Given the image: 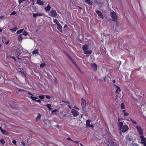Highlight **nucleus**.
Masks as SVG:
<instances>
[{
    "mask_svg": "<svg viewBox=\"0 0 146 146\" xmlns=\"http://www.w3.org/2000/svg\"><path fill=\"white\" fill-rule=\"evenodd\" d=\"M91 121L89 119H88L86 121V126L88 127V126L90 124Z\"/></svg>",
    "mask_w": 146,
    "mask_h": 146,
    "instance_id": "obj_30",
    "label": "nucleus"
},
{
    "mask_svg": "<svg viewBox=\"0 0 146 146\" xmlns=\"http://www.w3.org/2000/svg\"><path fill=\"white\" fill-rule=\"evenodd\" d=\"M24 30V29H21L20 30H18L17 31V32H16L18 34H19L21 33Z\"/></svg>",
    "mask_w": 146,
    "mask_h": 146,
    "instance_id": "obj_36",
    "label": "nucleus"
},
{
    "mask_svg": "<svg viewBox=\"0 0 146 146\" xmlns=\"http://www.w3.org/2000/svg\"><path fill=\"white\" fill-rule=\"evenodd\" d=\"M46 106L48 108L49 110H51V105L50 104H48L46 105Z\"/></svg>",
    "mask_w": 146,
    "mask_h": 146,
    "instance_id": "obj_35",
    "label": "nucleus"
},
{
    "mask_svg": "<svg viewBox=\"0 0 146 146\" xmlns=\"http://www.w3.org/2000/svg\"><path fill=\"white\" fill-rule=\"evenodd\" d=\"M17 70L18 71V72H21V73L23 74H24V72L23 71V69L21 68H17Z\"/></svg>",
    "mask_w": 146,
    "mask_h": 146,
    "instance_id": "obj_25",
    "label": "nucleus"
},
{
    "mask_svg": "<svg viewBox=\"0 0 146 146\" xmlns=\"http://www.w3.org/2000/svg\"><path fill=\"white\" fill-rule=\"evenodd\" d=\"M48 15L50 16L53 17H56L57 15L55 9L50 11Z\"/></svg>",
    "mask_w": 146,
    "mask_h": 146,
    "instance_id": "obj_1",
    "label": "nucleus"
},
{
    "mask_svg": "<svg viewBox=\"0 0 146 146\" xmlns=\"http://www.w3.org/2000/svg\"><path fill=\"white\" fill-rule=\"evenodd\" d=\"M45 95H42L39 96V98L41 99H43L45 97Z\"/></svg>",
    "mask_w": 146,
    "mask_h": 146,
    "instance_id": "obj_40",
    "label": "nucleus"
},
{
    "mask_svg": "<svg viewBox=\"0 0 146 146\" xmlns=\"http://www.w3.org/2000/svg\"><path fill=\"white\" fill-rule=\"evenodd\" d=\"M71 112L74 117H76L78 116L79 114L78 111L76 110L72 109L71 110Z\"/></svg>",
    "mask_w": 146,
    "mask_h": 146,
    "instance_id": "obj_5",
    "label": "nucleus"
},
{
    "mask_svg": "<svg viewBox=\"0 0 146 146\" xmlns=\"http://www.w3.org/2000/svg\"><path fill=\"white\" fill-rule=\"evenodd\" d=\"M23 35L25 36H26L27 35L28 33L26 31H24L23 33Z\"/></svg>",
    "mask_w": 146,
    "mask_h": 146,
    "instance_id": "obj_42",
    "label": "nucleus"
},
{
    "mask_svg": "<svg viewBox=\"0 0 146 146\" xmlns=\"http://www.w3.org/2000/svg\"><path fill=\"white\" fill-rule=\"evenodd\" d=\"M28 94H29V95H31L32 96H33V95L30 92H28Z\"/></svg>",
    "mask_w": 146,
    "mask_h": 146,
    "instance_id": "obj_58",
    "label": "nucleus"
},
{
    "mask_svg": "<svg viewBox=\"0 0 146 146\" xmlns=\"http://www.w3.org/2000/svg\"><path fill=\"white\" fill-rule=\"evenodd\" d=\"M67 140H69L70 141H74V140L72 139H70V137H68L67 138Z\"/></svg>",
    "mask_w": 146,
    "mask_h": 146,
    "instance_id": "obj_52",
    "label": "nucleus"
},
{
    "mask_svg": "<svg viewBox=\"0 0 146 146\" xmlns=\"http://www.w3.org/2000/svg\"><path fill=\"white\" fill-rule=\"evenodd\" d=\"M32 8L35 11H36L37 9V8L36 7L35 5H34L33 6H32Z\"/></svg>",
    "mask_w": 146,
    "mask_h": 146,
    "instance_id": "obj_43",
    "label": "nucleus"
},
{
    "mask_svg": "<svg viewBox=\"0 0 146 146\" xmlns=\"http://www.w3.org/2000/svg\"><path fill=\"white\" fill-rule=\"evenodd\" d=\"M91 66L93 69L94 70L96 71L97 70V65L95 63H93L91 65Z\"/></svg>",
    "mask_w": 146,
    "mask_h": 146,
    "instance_id": "obj_12",
    "label": "nucleus"
},
{
    "mask_svg": "<svg viewBox=\"0 0 146 146\" xmlns=\"http://www.w3.org/2000/svg\"><path fill=\"white\" fill-rule=\"evenodd\" d=\"M131 122L133 124H137V122L136 121H135V120H133L132 119H131Z\"/></svg>",
    "mask_w": 146,
    "mask_h": 146,
    "instance_id": "obj_46",
    "label": "nucleus"
},
{
    "mask_svg": "<svg viewBox=\"0 0 146 146\" xmlns=\"http://www.w3.org/2000/svg\"><path fill=\"white\" fill-rule=\"evenodd\" d=\"M140 137L141 140V142L146 141V138L143 135H140Z\"/></svg>",
    "mask_w": 146,
    "mask_h": 146,
    "instance_id": "obj_22",
    "label": "nucleus"
},
{
    "mask_svg": "<svg viewBox=\"0 0 146 146\" xmlns=\"http://www.w3.org/2000/svg\"><path fill=\"white\" fill-rule=\"evenodd\" d=\"M4 104L5 105L7 106L8 107H10L11 106L10 104L8 102H5Z\"/></svg>",
    "mask_w": 146,
    "mask_h": 146,
    "instance_id": "obj_37",
    "label": "nucleus"
},
{
    "mask_svg": "<svg viewBox=\"0 0 146 146\" xmlns=\"http://www.w3.org/2000/svg\"><path fill=\"white\" fill-rule=\"evenodd\" d=\"M78 41L79 42H80L81 43H82V41L80 39H79L78 40Z\"/></svg>",
    "mask_w": 146,
    "mask_h": 146,
    "instance_id": "obj_59",
    "label": "nucleus"
},
{
    "mask_svg": "<svg viewBox=\"0 0 146 146\" xmlns=\"http://www.w3.org/2000/svg\"><path fill=\"white\" fill-rule=\"evenodd\" d=\"M84 1L89 6L91 5H92L93 2L90 1V0H85Z\"/></svg>",
    "mask_w": 146,
    "mask_h": 146,
    "instance_id": "obj_16",
    "label": "nucleus"
},
{
    "mask_svg": "<svg viewBox=\"0 0 146 146\" xmlns=\"http://www.w3.org/2000/svg\"><path fill=\"white\" fill-rule=\"evenodd\" d=\"M67 107L68 108H69L70 109H71V108H72L70 106V105H67Z\"/></svg>",
    "mask_w": 146,
    "mask_h": 146,
    "instance_id": "obj_57",
    "label": "nucleus"
},
{
    "mask_svg": "<svg viewBox=\"0 0 146 146\" xmlns=\"http://www.w3.org/2000/svg\"><path fill=\"white\" fill-rule=\"evenodd\" d=\"M11 58L14 59V60L15 61H16V58H15V56H11Z\"/></svg>",
    "mask_w": 146,
    "mask_h": 146,
    "instance_id": "obj_53",
    "label": "nucleus"
},
{
    "mask_svg": "<svg viewBox=\"0 0 146 146\" xmlns=\"http://www.w3.org/2000/svg\"><path fill=\"white\" fill-rule=\"evenodd\" d=\"M15 54L16 56H20L21 54L20 52L19 51H16Z\"/></svg>",
    "mask_w": 146,
    "mask_h": 146,
    "instance_id": "obj_38",
    "label": "nucleus"
},
{
    "mask_svg": "<svg viewBox=\"0 0 146 146\" xmlns=\"http://www.w3.org/2000/svg\"><path fill=\"white\" fill-rule=\"evenodd\" d=\"M0 142L3 145H4L5 143V142L3 139H1L0 141Z\"/></svg>",
    "mask_w": 146,
    "mask_h": 146,
    "instance_id": "obj_39",
    "label": "nucleus"
},
{
    "mask_svg": "<svg viewBox=\"0 0 146 146\" xmlns=\"http://www.w3.org/2000/svg\"><path fill=\"white\" fill-rule=\"evenodd\" d=\"M26 96L28 97L29 98L31 99L33 101H35L36 99L38 98L33 97V96Z\"/></svg>",
    "mask_w": 146,
    "mask_h": 146,
    "instance_id": "obj_20",
    "label": "nucleus"
},
{
    "mask_svg": "<svg viewBox=\"0 0 146 146\" xmlns=\"http://www.w3.org/2000/svg\"><path fill=\"white\" fill-rule=\"evenodd\" d=\"M53 21L54 23L56 24L57 25H58V24L60 23L58 22V20L56 19H54Z\"/></svg>",
    "mask_w": 146,
    "mask_h": 146,
    "instance_id": "obj_32",
    "label": "nucleus"
},
{
    "mask_svg": "<svg viewBox=\"0 0 146 146\" xmlns=\"http://www.w3.org/2000/svg\"><path fill=\"white\" fill-rule=\"evenodd\" d=\"M57 25V29L59 30L60 32H62V27L61 25L60 24V23L58 24Z\"/></svg>",
    "mask_w": 146,
    "mask_h": 146,
    "instance_id": "obj_15",
    "label": "nucleus"
},
{
    "mask_svg": "<svg viewBox=\"0 0 146 146\" xmlns=\"http://www.w3.org/2000/svg\"><path fill=\"white\" fill-rule=\"evenodd\" d=\"M88 48V46L87 44L84 45L82 47V49L84 51L86 50Z\"/></svg>",
    "mask_w": 146,
    "mask_h": 146,
    "instance_id": "obj_23",
    "label": "nucleus"
},
{
    "mask_svg": "<svg viewBox=\"0 0 146 146\" xmlns=\"http://www.w3.org/2000/svg\"><path fill=\"white\" fill-rule=\"evenodd\" d=\"M35 101L36 102H38L40 103H41L40 100H35Z\"/></svg>",
    "mask_w": 146,
    "mask_h": 146,
    "instance_id": "obj_55",
    "label": "nucleus"
},
{
    "mask_svg": "<svg viewBox=\"0 0 146 146\" xmlns=\"http://www.w3.org/2000/svg\"><path fill=\"white\" fill-rule=\"evenodd\" d=\"M19 56H16V57H17V58L18 59H21L19 58Z\"/></svg>",
    "mask_w": 146,
    "mask_h": 146,
    "instance_id": "obj_64",
    "label": "nucleus"
},
{
    "mask_svg": "<svg viewBox=\"0 0 146 146\" xmlns=\"http://www.w3.org/2000/svg\"><path fill=\"white\" fill-rule=\"evenodd\" d=\"M115 87H116L115 90L116 91L115 93L116 94H119V93L121 91V90L120 87L117 85L114 84Z\"/></svg>",
    "mask_w": 146,
    "mask_h": 146,
    "instance_id": "obj_10",
    "label": "nucleus"
},
{
    "mask_svg": "<svg viewBox=\"0 0 146 146\" xmlns=\"http://www.w3.org/2000/svg\"><path fill=\"white\" fill-rule=\"evenodd\" d=\"M110 145L113 146H119L118 143L112 141L110 143Z\"/></svg>",
    "mask_w": 146,
    "mask_h": 146,
    "instance_id": "obj_13",
    "label": "nucleus"
},
{
    "mask_svg": "<svg viewBox=\"0 0 146 146\" xmlns=\"http://www.w3.org/2000/svg\"><path fill=\"white\" fill-rule=\"evenodd\" d=\"M141 143L143 144L144 146H146V141L141 142Z\"/></svg>",
    "mask_w": 146,
    "mask_h": 146,
    "instance_id": "obj_44",
    "label": "nucleus"
},
{
    "mask_svg": "<svg viewBox=\"0 0 146 146\" xmlns=\"http://www.w3.org/2000/svg\"><path fill=\"white\" fill-rule=\"evenodd\" d=\"M110 14L113 21H116L117 20V16L115 12L114 11L111 12L110 13Z\"/></svg>",
    "mask_w": 146,
    "mask_h": 146,
    "instance_id": "obj_4",
    "label": "nucleus"
},
{
    "mask_svg": "<svg viewBox=\"0 0 146 146\" xmlns=\"http://www.w3.org/2000/svg\"><path fill=\"white\" fill-rule=\"evenodd\" d=\"M122 132L124 133L128 130L129 128L127 125H123L121 128H120Z\"/></svg>",
    "mask_w": 146,
    "mask_h": 146,
    "instance_id": "obj_6",
    "label": "nucleus"
},
{
    "mask_svg": "<svg viewBox=\"0 0 146 146\" xmlns=\"http://www.w3.org/2000/svg\"><path fill=\"white\" fill-rule=\"evenodd\" d=\"M4 83V78L0 76V84H2Z\"/></svg>",
    "mask_w": 146,
    "mask_h": 146,
    "instance_id": "obj_31",
    "label": "nucleus"
},
{
    "mask_svg": "<svg viewBox=\"0 0 146 146\" xmlns=\"http://www.w3.org/2000/svg\"><path fill=\"white\" fill-rule=\"evenodd\" d=\"M46 66V64L44 63H42L40 64V68H43Z\"/></svg>",
    "mask_w": 146,
    "mask_h": 146,
    "instance_id": "obj_34",
    "label": "nucleus"
},
{
    "mask_svg": "<svg viewBox=\"0 0 146 146\" xmlns=\"http://www.w3.org/2000/svg\"><path fill=\"white\" fill-rule=\"evenodd\" d=\"M121 109H124L125 108V106L123 103H122L121 104Z\"/></svg>",
    "mask_w": 146,
    "mask_h": 146,
    "instance_id": "obj_33",
    "label": "nucleus"
},
{
    "mask_svg": "<svg viewBox=\"0 0 146 146\" xmlns=\"http://www.w3.org/2000/svg\"><path fill=\"white\" fill-rule=\"evenodd\" d=\"M18 29V28L17 27H16L12 29H10L9 30L12 32H15L16 31V30H17Z\"/></svg>",
    "mask_w": 146,
    "mask_h": 146,
    "instance_id": "obj_26",
    "label": "nucleus"
},
{
    "mask_svg": "<svg viewBox=\"0 0 146 146\" xmlns=\"http://www.w3.org/2000/svg\"><path fill=\"white\" fill-rule=\"evenodd\" d=\"M22 39H23V38H22V34H21L19 35V36L18 37L17 39L18 40L20 41V40H22Z\"/></svg>",
    "mask_w": 146,
    "mask_h": 146,
    "instance_id": "obj_27",
    "label": "nucleus"
},
{
    "mask_svg": "<svg viewBox=\"0 0 146 146\" xmlns=\"http://www.w3.org/2000/svg\"><path fill=\"white\" fill-rule=\"evenodd\" d=\"M25 1V0H19V4H20L23 1Z\"/></svg>",
    "mask_w": 146,
    "mask_h": 146,
    "instance_id": "obj_51",
    "label": "nucleus"
},
{
    "mask_svg": "<svg viewBox=\"0 0 146 146\" xmlns=\"http://www.w3.org/2000/svg\"><path fill=\"white\" fill-rule=\"evenodd\" d=\"M2 41L3 43L5 44L6 45H7L9 42V40H8L7 41H6V38L5 37H3L2 39Z\"/></svg>",
    "mask_w": 146,
    "mask_h": 146,
    "instance_id": "obj_14",
    "label": "nucleus"
},
{
    "mask_svg": "<svg viewBox=\"0 0 146 146\" xmlns=\"http://www.w3.org/2000/svg\"><path fill=\"white\" fill-rule=\"evenodd\" d=\"M51 7L50 6L49 4H48L47 6L44 8V9L47 11H48L51 9Z\"/></svg>",
    "mask_w": 146,
    "mask_h": 146,
    "instance_id": "obj_24",
    "label": "nucleus"
},
{
    "mask_svg": "<svg viewBox=\"0 0 146 146\" xmlns=\"http://www.w3.org/2000/svg\"><path fill=\"white\" fill-rule=\"evenodd\" d=\"M92 51L91 50H86L84 51V53L86 54H92Z\"/></svg>",
    "mask_w": 146,
    "mask_h": 146,
    "instance_id": "obj_17",
    "label": "nucleus"
},
{
    "mask_svg": "<svg viewBox=\"0 0 146 146\" xmlns=\"http://www.w3.org/2000/svg\"><path fill=\"white\" fill-rule=\"evenodd\" d=\"M44 123L46 125L50 126L51 125V122L48 119H44L43 120Z\"/></svg>",
    "mask_w": 146,
    "mask_h": 146,
    "instance_id": "obj_8",
    "label": "nucleus"
},
{
    "mask_svg": "<svg viewBox=\"0 0 146 146\" xmlns=\"http://www.w3.org/2000/svg\"><path fill=\"white\" fill-rule=\"evenodd\" d=\"M45 97L47 99H50V96L49 95H46L45 96Z\"/></svg>",
    "mask_w": 146,
    "mask_h": 146,
    "instance_id": "obj_50",
    "label": "nucleus"
},
{
    "mask_svg": "<svg viewBox=\"0 0 146 146\" xmlns=\"http://www.w3.org/2000/svg\"><path fill=\"white\" fill-rule=\"evenodd\" d=\"M12 143L15 145H17V141L15 140H13L12 141Z\"/></svg>",
    "mask_w": 146,
    "mask_h": 146,
    "instance_id": "obj_45",
    "label": "nucleus"
},
{
    "mask_svg": "<svg viewBox=\"0 0 146 146\" xmlns=\"http://www.w3.org/2000/svg\"><path fill=\"white\" fill-rule=\"evenodd\" d=\"M32 53L33 54H39V52H38V49H36L35 50H33L32 52Z\"/></svg>",
    "mask_w": 146,
    "mask_h": 146,
    "instance_id": "obj_28",
    "label": "nucleus"
},
{
    "mask_svg": "<svg viewBox=\"0 0 146 146\" xmlns=\"http://www.w3.org/2000/svg\"><path fill=\"white\" fill-rule=\"evenodd\" d=\"M130 146H139L136 143H131V144Z\"/></svg>",
    "mask_w": 146,
    "mask_h": 146,
    "instance_id": "obj_41",
    "label": "nucleus"
},
{
    "mask_svg": "<svg viewBox=\"0 0 146 146\" xmlns=\"http://www.w3.org/2000/svg\"><path fill=\"white\" fill-rule=\"evenodd\" d=\"M68 57V58L72 62V63L74 64L76 67H78V66L76 64V62L74 60H73L72 57L68 54H67L66 55Z\"/></svg>",
    "mask_w": 146,
    "mask_h": 146,
    "instance_id": "obj_7",
    "label": "nucleus"
},
{
    "mask_svg": "<svg viewBox=\"0 0 146 146\" xmlns=\"http://www.w3.org/2000/svg\"><path fill=\"white\" fill-rule=\"evenodd\" d=\"M17 13L14 11H13L10 14V15H15Z\"/></svg>",
    "mask_w": 146,
    "mask_h": 146,
    "instance_id": "obj_47",
    "label": "nucleus"
},
{
    "mask_svg": "<svg viewBox=\"0 0 146 146\" xmlns=\"http://www.w3.org/2000/svg\"><path fill=\"white\" fill-rule=\"evenodd\" d=\"M22 144L23 145V146H25V143L24 142H23V141H22Z\"/></svg>",
    "mask_w": 146,
    "mask_h": 146,
    "instance_id": "obj_62",
    "label": "nucleus"
},
{
    "mask_svg": "<svg viewBox=\"0 0 146 146\" xmlns=\"http://www.w3.org/2000/svg\"><path fill=\"white\" fill-rule=\"evenodd\" d=\"M2 131V133L5 135H7L9 134V133L7 131H6L3 130V131Z\"/></svg>",
    "mask_w": 146,
    "mask_h": 146,
    "instance_id": "obj_29",
    "label": "nucleus"
},
{
    "mask_svg": "<svg viewBox=\"0 0 146 146\" xmlns=\"http://www.w3.org/2000/svg\"><path fill=\"white\" fill-rule=\"evenodd\" d=\"M136 127L140 136L143 135V130L142 128L139 125H137Z\"/></svg>",
    "mask_w": 146,
    "mask_h": 146,
    "instance_id": "obj_3",
    "label": "nucleus"
},
{
    "mask_svg": "<svg viewBox=\"0 0 146 146\" xmlns=\"http://www.w3.org/2000/svg\"><path fill=\"white\" fill-rule=\"evenodd\" d=\"M62 102H64L68 104H69L70 103L68 101H66L65 100H62Z\"/></svg>",
    "mask_w": 146,
    "mask_h": 146,
    "instance_id": "obj_48",
    "label": "nucleus"
},
{
    "mask_svg": "<svg viewBox=\"0 0 146 146\" xmlns=\"http://www.w3.org/2000/svg\"><path fill=\"white\" fill-rule=\"evenodd\" d=\"M37 0L36 3H37V4H38L40 5H44V3L43 1H42L40 0Z\"/></svg>",
    "mask_w": 146,
    "mask_h": 146,
    "instance_id": "obj_19",
    "label": "nucleus"
},
{
    "mask_svg": "<svg viewBox=\"0 0 146 146\" xmlns=\"http://www.w3.org/2000/svg\"><path fill=\"white\" fill-rule=\"evenodd\" d=\"M73 108H75V109H78V110H79V108H78L77 107H76V106H75L74 107H73Z\"/></svg>",
    "mask_w": 146,
    "mask_h": 146,
    "instance_id": "obj_63",
    "label": "nucleus"
},
{
    "mask_svg": "<svg viewBox=\"0 0 146 146\" xmlns=\"http://www.w3.org/2000/svg\"><path fill=\"white\" fill-rule=\"evenodd\" d=\"M54 82L56 83H58V81H57V79L56 78H55L54 80Z\"/></svg>",
    "mask_w": 146,
    "mask_h": 146,
    "instance_id": "obj_54",
    "label": "nucleus"
},
{
    "mask_svg": "<svg viewBox=\"0 0 146 146\" xmlns=\"http://www.w3.org/2000/svg\"><path fill=\"white\" fill-rule=\"evenodd\" d=\"M72 142H75V143H77V144L78 143H79V141H72Z\"/></svg>",
    "mask_w": 146,
    "mask_h": 146,
    "instance_id": "obj_60",
    "label": "nucleus"
},
{
    "mask_svg": "<svg viewBox=\"0 0 146 146\" xmlns=\"http://www.w3.org/2000/svg\"><path fill=\"white\" fill-rule=\"evenodd\" d=\"M118 120L119 122L118 123V125L119 127V128H121L122 126H123V122L124 121H120L121 120L119 118H118Z\"/></svg>",
    "mask_w": 146,
    "mask_h": 146,
    "instance_id": "obj_9",
    "label": "nucleus"
},
{
    "mask_svg": "<svg viewBox=\"0 0 146 146\" xmlns=\"http://www.w3.org/2000/svg\"><path fill=\"white\" fill-rule=\"evenodd\" d=\"M41 115L40 114V113H38V116H37V117H36L35 119L36 121H38L39 120V119L41 118Z\"/></svg>",
    "mask_w": 146,
    "mask_h": 146,
    "instance_id": "obj_21",
    "label": "nucleus"
},
{
    "mask_svg": "<svg viewBox=\"0 0 146 146\" xmlns=\"http://www.w3.org/2000/svg\"><path fill=\"white\" fill-rule=\"evenodd\" d=\"M88 127H94V126L93 125H90V124L88 126Z\"/></svg>",
    "mask_w": 146,
    "mask_h": 146,
    "instance_id": "obj_56",
    "label": "nucleus"
},
{
    "mask_svg": "<svg viewBox=\"0 0 146 146\" xmlns=\"http://www.w3.org/2000/svg\"><path fill=\"white\" fill-rule=\"evenodd\" d=\"M96 13L98 14V16L101 18H104V17L102 12L100 11L97 10Z\"/></svg>",
    "mask_w": 146,
    "mask_h": 146,
    "instance_id": "obj_11",
    "label": "nucleus"
},
{
    "mask_svg": "<svg viewBox=\"0 0 146 146\" xmlns=\"http://www.w3.org/2000/svg\"><path fill=\"white\" fill-rule=\"evenodd\" d=\"M33 16L34 17L36 18L37 16H42V14L41 13H33Z\"/></svg>",
    "mask_w": 146,
    "mask_h": 146,
    "instance_id": "obj_18",
    "label": "nucleus"
},
{
    "mask_svg": "<svg viewBox=\"0 0 146 146\" xmlns=\"http://www.w3.org/2000/svg\"><path fill=\"white\" fill-rule=\"evenodd\" d=\"M129 114V113H128L126 112H124V116H127Z\"/></svg>",
    "mask_w": 146,
    "mask_h": 146,
    "instance_id": "obj_49",
    "label": "nucleus"
},
{
    "mask_svg": "<svg viewBox=\"0 0 146 146\" xmlns=\"http://www.w3.org/2000/svg\"><path fill=\"white\" fill-rule=\"evenodd\" d=\"M0 130H1V132H2V131H3L4 130L2 129V128L1 127H0Z\"/></svg>",
    "mask_w": 146,
    "mask_h": 146,
    "instance_id": "obj_61",
    "label": "nucleus"
},
{
    "mask_svg": "<svg viewBox=\"0 0 146 146\" xmlns=\"http://www.w3.org/2000/svg\"><path fill=\"white\" fill-rule=\"evenodd\" d=\"M81 100L82 102L81 104L82 109L83 110H85L86 109V101L83 98L81 99Z\"/></svg>",
    "mask_w": 146,
    "mask_h": 146,
    "instance_id": "obj_2",
    "label": "nucleus"
}]
</instances>
